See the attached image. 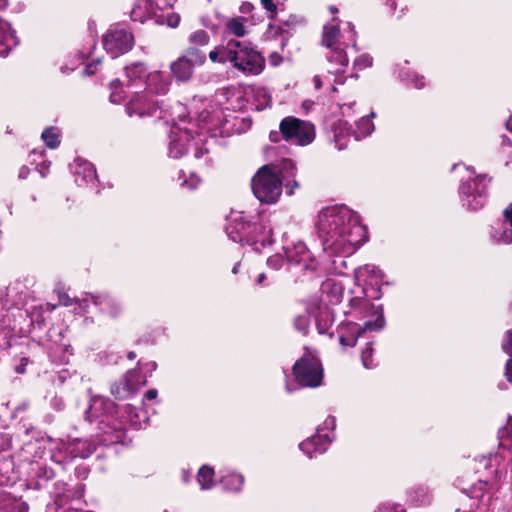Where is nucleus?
Returning a JSON list of instances; mask_svg holds the SVG:
<instances>
[{"mask_svg":"<svg viewBox=\"0 0 512 512\" xmlns=\"http://www.w3.org/2000/svg\"><path fill=\"white\" fill-rule=\"evenodd\" d=\"M317 231L325 251L351 255L367 238L366 227L347 206L323 208L318 215Z\"/></svg>","mask_w":512,"mask_h":512,"instance_id":"f257e3e1","label":"nucleus"},{"mask_svg":"<svg viewBox=\"0 0 512 512\" xmlns=\"http://www.w3.org/2000/svg\"><path fill=\"white\" fill-rule=\"evenodd\" d=\"M214 63H231L246 75H258L265 67L262 55L248 43L230 40L226 45L217 46L209 53Z\"/></svg>","mask_w":512,"mask_h":512,"instance_id":"f03ea898","label":"nucleus"},{"mask_svg":"<svg viewBox=\"0 0 512 512\" xmlns=\"http://www.w3.org/2000/svg\"><path fill=\"white\" fill-rule=\"evenodd\" d=\"M251 187L260 202L273 204L282 193V180L279 172L273 171L269 165H264L252 178Z\"/></svg>","mask_w":512,"mask_h":512,"instance_id":"7ed1b4c3","label":"nucleus"},{"mask_svg":"<svg viewBox=\"0 0 512 512\" xmlns=\"http://www.w3.org/2000/svg\"><path fill=\"white\" fill-rule=\"evenodd\" d=\"M252 227L256 229V225H252L248 221V217L244 212H232L228 219L226 226L227 235L234 242L248 243V244H261L262 247L271 244V229H269L267 236L257 238L252 234Z\"/></svg>","mask_w":512,"mask_h":512,"instance_id":"20e7f679","label":"nucleus"},{"mask_svg":"<svg viewBox=\"0 0 512 512\" xmlns=\"http://www.w3.org/2000/svg\"><path fill=\"white\" fill-rule=\"evenodd\" d=\"M293 375L303 387L315 388L321 385L323 368L320 360L311 353H305L293 366Z\"/></svg>","mask_w":512,"mask_h":512,"instance_id":"39448f33","label":"nucleus"},{"mask_svg":"<svg viewBox=\"0 0 512 512\" xmlns=\"http://www.w3.org/2000/svg\"><path fill=\"white\" fill-rule=\"evenodd\" d=\"M279 128L285 140L298 145H308L315 137L314 126L310 122L295 117L284 118Z\"/></svg>","mask_w":512,"mask_h":512,"instance_id":"423d86ee","label":"nucleus"},{"mask_svg":"<svg viewBox=\"0 0 512 512\" xmlns=\"http://www.w3.org/2000/svg\"><path fill=\"white\" fill-rule=\"evenodd\" d=\"M206 60L205 54L196 48H188L182 56L171 63L170 70L176 80L186 82L193 75L194 68Z\"/></svg>","mask_w":512,"mask_h":512,"instance_id":"0eeeda50","label":"nucleus"},{"mask_svg":"<svg viewBox=\"0 0 512 512\" xmlns=\"http://www.w3.org/2000/svg\"><path fill=\"white\" fill-rule=\"evenodd\" d=\"M103 46L112 58H116L132 49L134 37L124 28L111 27L103 35Z\"/></svg>","mask_w":512,"mask_h":512,"instance_id":"6e6552de","label":"nucleus"},{"mask_svg":"<svg viewBox=\"0 0 512 512\" xmlns=\"http://www.w3.org/2000/svg\"><path fill=\"white\" fill-rule=\"evenodd\" d=\"M160 109L159 102L147 91H135L126 105L129 116L143 118L155 115Z\"/></svg>","mask_w":512,"mask_h":512,"instance_id":"1a4fd4ad","label":"nucleus"},{"mask_svg":"<svg viewBox=\"0 0 512 512\" xmlns=\"http://www.w3.org/2000/svg\"><path fill=\"white\" fill-rule=\"evenodd\" d=\"M484 176L479 175L475 179L465 181L460 186L463 196V205L470 210H477L483 207L486 196V185L483 183Z\"/></svg>","mask_w":512,"mask_h":512,"instance_id":"9d476101","label":"nucleus"},{"mask_svg":"<svg viewBox=\"0 0 512 512\" xmlns=\"http://www.w3.org/2000/svg\"><path fill=\"white\" fill-rule=\"evenodd\" d=\"M347 122H340L338 127L335 129V143L339 150L343 149L346 145L341 142L344 135L354 136L355 140H360L362 137L370 135L374 131V124L371 122L369 116L362 117L357 123V129L352 130L351 127H347Z\"/></svg>","mask_w":512,"mask_h":512,"instance_id":"9b49d317","label":"nucleus"},{"mask_svg":"<svg viewBox=\"0 0 512 512\" xmlns=\"http://www.w3.org/2000/svg\"><path fill=\"white\" fill-rule=\"evenodd\" d=\"M284 252L289 263L302 265L305 270L316 269V261L303 242H297L292 247H285Z\"/></svg>","mask_w":512,"mask_h":512,"instance_id":"f8f14e48","label":"nucleus"},{"mask_svg":"<svg viewBox=\"0 0 512 512\" xmlns=\"http://www.w3.org/2000/svg\"><path fill=\"white\" fill-rule=\"evenodd\" d=\"M169 155L178 159L187 152V145L191 139V131L186 127H174L170 132Z\"/></svg>","mask_w":512,"mask_h":512,"instance_id":"ddd939ff","label":"nucleus"},{"mask_svg":"<svg viewBox=\"0 0 512 512\" xmlns=\"http://www.w3.org/2000/svg\"><path fill=\"white\" fill-rule=\"evenodd\" d=\"M145 383L146 380L139 370H129L121 382L123 386L120 387V384H115L112 386L111 392L117 398H125Z\"/></svg>","mask_w":512,"mask_h":512,"instance_id":"4468645a","label":"nucleus"},{"mask_svg":"<svg viewBox=\"0 0 512 512\" xmlns=\"http://www.w3.org/2000/svg\"><path fill=\"white\" fill-rule=\"evenodd\" d=\"M502 221L491 232L492 239L499 244L512 242V204H509L502 213Z\"/></svg>","mask_w":512,"mask_h":512,"instance_id":"2eb2a0df","label":"nucleus"},{"mask_svg":"<svg viewBox=\"0 0 512 512\" xmlns=\"http://www.w3.org/2000/svg\"><path fill=\"white\" fill-rule=\"evenodd\" d=\"M171 80L161 71L148 73L145 82V91L153 96L165 95L169 91Z\"/></svg>","mask_w":512,"mask_h":512,"instance_id":"dca6fc26","label":"nucleus"},{"mask_svg":"<svg viewBox=\"0 0 512 512\" xmlns=\"http://www.w3.org/2000/svg\"><path fill=\"white\" fill-rule=\"evenodd\" d=\"M330 439L327 435H314L301 442L299 448L309 457L326 451Z\"/></svg>","mask_w":512,"mask_h":512,"instance_id":"f3484780","label":"nucleus"},{"mask_svg":"<svg viewBox=\"0 0 512 512\" xmlns=\"http://www.w3.org/2000/svg\"><path fill=\"white\" fill-rule=\"evenodd\" d=\"M17 44L18 39L15 35V31L12 30L8 22L0 18V55H8Z\"/></svg>","mask_w":512,"mask_h":512,"instance_id":"a211bd4d","label":"nucleus"},{"mask_svg":"<svg viewBox=\"0 0 512 512\" xmlns=\"http://www.w3.org/2000/svg\"><path fill=\"white\" fill-rule=\"evenodd\" d=\"M362 329L354 323L343 324L339 328V342L343 347H353L362 333Z\"/></svg>","mask_w":512,"mask_h":512,"instance_id":"6ab92c4d","label":"nucleus"},{"mask_svg":"<svg viewBox=\"0 0 512 512\" xmlns=\"http://www.w3.org/2000/svg\"><path fill=\"white\" fill-rule=\"evenodd\" d=\"M126 77L128 79V87L136 88L145 84L147 79V69L143 63H135L125 68Z\"/></svg>","mask_w":512,"mask_h":512,"instance_id":"aec40b11","label":"nucleus"},{"mask_svg":"<svg viewBox=\"0 0 512 512\" xmlns=\"http://www.w3.org/2000/svg\"><path fill=\"white\" fill-rule=\"evenodd\" d=\"M279 174L282 182L285 181L284 185L288 195H292L294 190L299 186L296 180H290V178H294L296 175V168L294 163L291 160H284L282 167L279 170Z\"/></svg>","mask_w":512,"mask_h":512,"instance_id":"412c9836","label":"nucleus"},{"mask_svg":"<svg viewBox=\"0 0 512 512\" xmlns=\"http://www.w3.org/2000/svg\"><path fill=\"white\" fill-rule=\"evenodd\" d=\"M160 17L161 15L155 14L154 10L148 5V3H146L145 0H137L131 11L132 20L142 23L152 18H156L157 22H161Z\"/></svg>","mask_w":512,"mask_h":512,"instance_id":"4be33fe9","label":"nucleus"},{"mask_svg":"<svg viewBox=\"0 0 512 512\" xmlns=\"http://www.w3.org/2000/svg\"><path fill=\"white\" fill-rule=\"evenodd\" d=\"M328 61L331 65L330 73H342L348 65V57L344 49L336 47L330 51L327 56Z\"/></svg>","mask_w":512,"mask_h":512,"instance_id":"5701e85b","label":"nucleus"},{"mask_svg":"<svg viewBox=\"0 0 512 512\" xmlns=\"http://www.w3.org/2000/svg\"><path fill=\"white\" fill-rule=\"evenodd\" d=\"M357 279H363L366 285L379 286L382 280L381 271L374 265H365L356 270Z\"/></svg>","mask_w":512,"mask_h":512,"instance_id":"b1692460","label":"nucleus"},{"mask_svg":"<svg viewBox=\"0 0 512 512\" xmlns=\"http://www.w3.org/2000/svg\"><path fill=\"white\" fill-rule=\"evenodd\" d=\"M76 168H75V175H76V182L79 181V177H82V180L84 182H92L96 180V170L94 166L85 160H76Z\"/></svg>","mask_w":512,"mask_h":512,"instance_id":"393cba45","label":"nucleus"},{"mask_svg":"<svg viewBox=\"0 0 512 512\" xmlns=\"http://www.w3.org/2000/svg\"><path fill=\"white\" fill-rule=\"evenodd\" d=\"M246 22L244 17L229 18L225 23V30L236 37H243L247 33Z\"/></svg>","mask_w":512,"mask_h":512,"instance_id":"a878e982","label":"nucleus"},{"mask_svg":"<svg viewBox=\"0 0 512 512\" xmlns=\"http://www.w3.org/2000/svg\"><path fill=\"white\" fill-rule=\"evenodd\" d=\"M91 300L96 306L107 305L111 308L110 314L116 316L120 311L119 303L108 295H91Z\"/></svg>","mask_w":512,"mask_h":512,"instance_id":"bb28decb","label":"nucleus"},{"mask_svg":"<svg viewBox=\"0 0 512 512\" xmlns=\"http://www.w3.org/2000/svg\"><path fill=\"white\" fill-rule=\"evenodd\" d=\"M244 477L241 474H229L222 479V484L229 491L238 492L242 489Z\"/></svg>","mask_w":512,"mask_h":512,"instance_id":"cd10ccee","label":"nucleus"},{"mask_svg":"<svg viewBox=\"0 0 512 512\" xmlns=\"http://www.w3.org/2000/svg\"><path fill=\"white\" fill-rule=\"evenodd\" d=\"M213 477L214 471L212 468L208 466H203L200 468L197 475V480L201 489H210L214 485Z\"/></svg>","mask_w":512,"mask_h":512,"instance_id":"c85d7f7f","label":"nucleus"},{"mask_svg":"<svg viewBox=\"0 0 512 512\" xmlns=\"http://www.w3.org/2000/svg\"><path fill=\"white\" fill-rule=\"evenodd\" d=\"M339 35V28L337 24H327L323 28V37L322 43L328 48H331L332 45L336 42V39Z\"/></svg>","mask_w":512,"mask_h":512,"instance_id":"c756f323","label":"nucleus"},{"mask_svg":"<svg viewBox=\"0 0 512 512\" xmlns=\"http://www.w3.org/2000/svg\"><path fill=\"white\" fill-rule=\"evenodd\" d=\"M304 24V19L296 15H290L285 20L280 21L279 30L281 33H289L296 27Z\"/></svg>","mask_w":512,"mask_h":512,"instance_id":"7c9ffc66","label":"nucleus"},{"mask_svg":"<svg viewBox=\"0 0 512 512\" xmlns=\"http://www.w3.org/2000/svg\"><path fill=\"white\" fill-rule=\"evenodd\" d=\"M95 450V446L87 441H77L72 453L74 457L87 458L90 456Z\"/></svg>","mask_w":512,"mask_h":512,"instance_id":"2f4dec72","label":"nucleus"},{"mask_svg":"<svg viewBox=\"0 0 512 512\" xmlns=\"http://www.w3.org/2000/svg\"><path fill=\"white\" fill-rule=\"evenodd\" d=\"M41 137L49 148H56L60 143L59 131L54 127L44 130Z\"/></svg>","mask_w":512,"mask_h":512,"instance_id":"473e14b6","label":"nucleus"},{"mask_svg":"<svg viewBox=\"0 0 512 512\" xmlns=\"http://www.w3.org/2000/svg\"><path fill=\"white\" fill-rule=\"evenodd\" d=\"M210 41V36L207 31L199 29L193 31L189 35V43L194 46H206Z\"/></svg>","mask_w":512,"mask_h":512,"instance_id":"72a5a7b5","label":"nucleus"},{"mask_svg":"<svg viewBox=\"0 0 512 512\" xmlns=\"http://www.w3.org/2000/svg\"><path fill=\"white\" fill-rule=\"evenodd\" d=\"M252 225H256V229L252 227V234L258 239L267 236L269 229H271V233L273 232L269 221L265 218H259V221L252 223Z\"/></svg>","mask_w":512,"mask_h":512,"instance_id":"f704fd0d","label":"nucleus"},{"mask_svg":"<svg viewBox=\"0 0 512 512\" xmlns=\"http://www.w3.org/2000/svg\"><path fill=\"white\" fill-rule=\"evenodd\" d=\"M110 90V101L112 103H120L124 98L121 82L119 80H113L110 83Z\"/></svg>","mask_w":512,"mask_h":512,"instance_id":"c9c22d12","label":"nucleus"},{"mask_svg":"<svg viewBox=\"0 0 512 512\" xmlns=\"http://www.w3.org/2000/svg\"><path fill=\"white\" fill-rule=\"evenodd\" d=\"M195 150H194V157L196 159L202 158L204 155L209 153V147L208 142L206 138H202L200 135H198L197 140L194 142Z\"/></svg>","mask_w":512,"mask_h":512,"instance_id":"e433bc0d","label":"nucleus"},{"mask_svg":"<svg viewBox=\"0 0 512 512\" xmlns=\"http://www.w3.org/2000/svg\"><path fill=\"white\" fill-rule=\"evenodd\" d=\"M257 97V109L262 110L267 107L271 102V97L265 88H257L255 91Z\"/></svg>","mask_w":512,"mask_h":512,"instance_id":"4c0bfd02","label":"nucleus"},{"mask_svg":"<svg viewBox=\"0 0 512 512\" xmlns=\"http://www.w3.org/2000/svg\"><path fill=\"white\" fill-rule=\"evenodd\" d=\"M59 304L63 306H71L73 303H78L79 306L85 309L88 306V299H72L66 293L59 294Z\"/></svg>","mask_w":512,"mask_h":512,"instance_id":"58836bf2","label":"nucleus"},{"mask_svg":"<svg viewBox=\"0 0 512 512\" xmlns=\"http://www.w3.org/2000/svg\"><path fill=\"white\" fill-rule=\"evenodd\" d=\"M372 354H373L372 343H367L366 347L362 350V353H361L362 364L366 369H371L374 367V364L372 362Z\"/></svg>","mask_w":512,"mask_h":512,"instance_id":"ea45409f","label":"nucleus"},{"mask_svg":"<svg viewBox=\"0 0 512 512\" xmlns=\"http://www.w3.org/2000/svg\"><path fill=\"white\" fill-rule=\"evenodd\" d=\"M372 57L368 54H363L361 56H359L358 58L355 59L354 61V67L356 69H364V68H368L372 65Z\"/></svg>","mask_w":512,"mask_h":512,"instance_id":"a19ab883","label":"nucleus"},{"mask_svg":"<svg viewBox=\"0 0 512 512\" xmlns=\"http://www.w3.org/2000/svg\"><path fill=\"white\" fill-rule=\"evenodd\" d=\"M146 3L154 10L155 14L161 15L160 12H162L166 7L169 6V3L167 0H145Z\"/></svg>","mask_w":512,"mask_h":512,"instance_id":"79ce46f5","label":"nucleus"},{"mask_svg":"<svg viewBox=\"0 0 512 512\" xmlns=\"http://www.w3.org/2000/svg\"><path fill=\"white\" fill-rule=\"evenodd\" d=\"M294 325L298 331L306 333L309 327V319L307 316H298L294 321Z\"/></svg>","mask_w":512,"mask_h":512,"instance_id":"37998d69","label":"nucleus"},{"mask_svg":"<svg viewBox=\"0 0 512 512\" xmlns=\"http://www.w3.org/2000/svg\"><path fill=\"white\" fill-rule=\"evenodd\" d=\"M283 262L284 259L280 254H275L267 259V265L274 270L280 269Z\"/></svg>","mask_w":512,"mask_h":512,"instance_id":"c03bdc74","label":"nucleus"},{"mask_svg":"<svg viewBox=\"0 0 512 512\" xmlns=\"http://www.w3.org/2000/svg\"><path fill=\"white\" fill-rule=\"evenodd\" d=\"M162 15L160 17V21H162ZM162 23H166L171 28H176L180 23V16L176 13H169L165 17V21Z\"/></svg>","mask_w":512,"mask_h":512,"instance_id":"a18cd8bd","label":"nucleus"},{"mask_svg":"<svg viewBox=\"0 0 512 512\" xmlns=\"http://www.w3.org/2000/svg\"><path fill=\"white\" fill-rule=\"evenodd\" d=\"M503 351L510 355L512 358V330H509L505 334V338L502 343Z\"/></svg>","mask_w":512,"mask_h":512,"instance_id":"49530a36","label":"nucleus"},{"mask_svg":"<svg viewBox=\"0 0 512 512\" xmlns=\"http://www.w3.org/2000/svg\"><path fill=\"white\" fill-rule=\"evenodd\" d=\"M102 404H104V399L103 398H101V397H94V398H92L90 409H89V411L86 412V418L89 421H92V419H91V417L93 416L92 415V411L94 409H96L97 406L102 405Z\"/></svg>","mask_w":512,"mask_h":512,"instance_id":"de8ad7c7","label":"nucleus"},{"mask_svg":"<svg viewBox=\"0 0 512 512\" xmlns=\"http://www.w3.org/2000/svg\"><path fill=\"white\" fill-rule=\"evenodd\" d=\"M383 325H384V319L382 316H380L375 323H372L370 321L366 322L364 324V328L370 329V330H378V329H381L383 327Z\"/></svg>","mask_w":512,"mask_h":512,"instance_id":"09e8293b","label":"nucleus"},{"mask_svg":"<svg viewBox=\"0 0 512 512\" xmlns=\"http://www.w3.org/2000/svg\"><path fill=\"white\" fill-rule=\"evenodd\" d=\"M199 183L200 179L195 175H191L190 180H184L181 185L193 189L196 188Z\"/></svg>","mask_w":512,"mask_h":512,"instance_id":"8fccbe9b","label":"nucleus"},{"mask_svg":"<svg viewBox=\"0 0 512 512\" xmlns=\"http://www.w3.org/2000/svg\"><path fill=\"white\" fill-rule=\"evenodd\" d=\"M262 6L271 14L276 13L277 7L274 3V0H260Z\"/></svg>","mask_w":512,"mask_h":512,"instance_id":"3c124183","label":"nucleus"},{"mask_svg":"<svg viewBox=\"0 0 512 512\" xmlns=\"http://www.w3.org/2000/svg\"><path fill=\"white\" fill-rule=\"evenodd\" d=\"M100 64V60L93 61L92 63L88 64L85 69L84 73L87 75H92L96 72V67Z\"/></svg>","mask_w":512,"mask_h":512,"instance_id":"603ef678","label":"nucleus"},{"mask_svg":"<svg viewBox=\"0 0 512 512\" xmlns=\"http://www.w3.org/2000/svg\"><path fill=\"white\" fill-rule=\"evenodd\" d=\"M505 375L507 380L512 384V358H510L506 363Z\"/></svg>","mask_w":512,"mask_h":512,"instance_id":"864d4df0","label":"nucleus"},{"mask_svg":"<svg viewBox=\"0 0 512 512\" xmlns=\"http://www.w3.org/2000/svg\"><path fill=\"white\" fill-rule=\"evenodd\" d=\"M378 512H404L402 509L397 510L394 507H390L388 505H382L379 507Z\"/></svg>","mask_w":512,"mask_h":512,"instance_id":"5fc2aeb1","label":"nucleus"},{"mask_svg":"<svg viewBox=\"0 0 512 512\" xmlns=\"http://www.w3.org/2000/svg\"><path fill=\"white\" fill-rule=\"evenodd\" d=\"M412 82L414 83L415 88L418 89L422 88L425 85L423 77L420 76H415V78L412 79Z\"/></svg>","mask_w":512,"mask_h":512,"instance_id":"6e6d98bb","label":"nucleus"},{"mask_svg":"<svg viewBox=\"0 0 512 512\" xmlns=\"http://www.w3.org/2000/svg\"><path fill=\"white\" fill-rule=\"evenodd\" d=\"M253 9V5L251 3H243L240 7L242 13H249Z\"/></svg>","mask_w":512,"mask_h":512,"instance_id":"4d7b16f0","label":"nucleus"},{"mask_svg":"<svg viewBox=\"0 0 512 512\" xmlns=\"http://www.w3.org/2000/svg\"><path fill=\"white\" fill-rule=\"evenodd\" d=\"M156 397H157V390H155V389H150L145 394V398L148 400H153Z\"/></svg>","mask_w":512,"mask_h":512,"instance_id":"13d9d810","label":"nucleus"},{"mask_svg":"<svg viewBox=\"0 0 512 512\" xmlns=\"http://www.w3.org/2000/svg\"><path fill=\"white\" fill-rule=\"evenodd\" d=\"M325 425L327 426V428H331V429H334L335 427V417L333 416H329L326 420H325Z\"/></svg>","mask_w":512,"mask_h":512,"instance_id":"bf43d9fd","label":"nucleus"},{"mask_svg":"<svg viewBox=\"0 0 512 512\" xmlns=\"http://www.w3.org/2000/svg\"><path fill=\"white\" fill-rule=\"evenodd\" d=\"M270 61L273 65H278L279 62L281 61V57L277 54V53H273L271 54L270 56Z\"/></svg>","mask_w":512,"mask_h":512,"instance_id":"052dcab7","label":"nucleus"},{"mask_svg":"<svg viewBox=\"0 0 512 512\" xmlns=\"http://www.w3.org/2000/svg\"><path fill=\"white\" fill-rule=\"evenodd\" d=\"M265 279H266V275H265V273H260V274L258 275L257 279H256V283H257L258 285H262Z\"/></svg>","mask_w":512,"mask_h":512,"instance_id":"680f3d73","label":"nucleus"},{"mask_svg":"<svg viewBox=\"0 0 512 512\" xmlns=\"http://www.w3.org/2000/svg\"><path fill=\"white\" fill-rule=\"evenodd\" d=\"M365 293L367 296H370L371 298H374V299H378L380 298V293H379V289L377 290H374V294H369L368 290H365Z\"/></svg>","mask_w":512,"mask_h":512,"instance_id":"e2e57ef3","label":"nucleus"},{"mask_svg":"<svg viewBox=\"0 0 512 512\" xmlns=\"http://www.w3.org/2000/svg\"><path fill=\"white\" fill-rule=\"evenodd\" d=\"M314 85H315V88L316 89H320L321 86H322V83H321V80H320V77L319 76H315L314 79Z\"/></svg>","mask_w":512,"mask_h":512,"instance_id":"0e129e2a","label":"nucleus"},{"mask_svg":"<svg viewBox=\"0 0 512 512\" xmlns=\"http://www.w3.org/2000/svg\"><path fill=\"white\" fill-rule=\"evenodd\" d=\"M270 140L273 141V142H277L278 141V137H279V133L278 132H271L270 135Z\"/></svg>","mask_w":512,"mask_h":512,"instance_id":"69168bd1","label":"nucleus"},{"mask_svg":"<svg viewBox=\"0 0 512 512\" xmlns=\"http://www.w3.org/2000/svg\"><path fill=\"white\" fill-rule=\"evenodd\" d=\"M7 6H8L7 0H0V11L6 9Z\"/></svg>","mask_w":512,"mask_h":512,"instance_id":"338daca9","label":"nucleus"},{"mask_svg":"<svg viewBox=\"0 0 512 512\" xmlns=\"http://www.w3.org/2000/svg\"><path fill=\"white\" fill-rule=\"evenodd\" d=\"M127 357H128L130 360H132V359H134V358L136 357V354H135L134 352H132V351H131V352H129V353H128Z\"/></svg>","mask_w":512,"mask_h":512,"instance_id":"774afa93","label":"nucleus"}]
</instances>
